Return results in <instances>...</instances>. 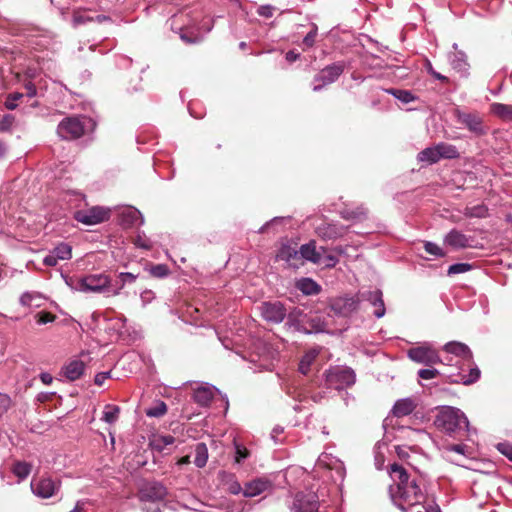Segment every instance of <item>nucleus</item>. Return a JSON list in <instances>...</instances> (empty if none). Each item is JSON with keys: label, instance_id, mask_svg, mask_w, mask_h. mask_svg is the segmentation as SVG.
<instances>
[{"label": "nucleus", "instance_id": "f257e3e1", "mask_svg": "<svg viewBox=\"0 0 512 512\" xmlns=\"http://www.w3.org/2000/svg\"><path fill=\"white\" fill-rule=\"evenodd\" d=\"M390 475L397 481L396 487H391L390 494L393 503L403 512H422L426 495L421 488L422 480L413 477L399 464L390 466Z\"/></svg>", "mask_w": 512, "mask_h": 512}, {"label": "nucleus", "instance_id": "f03ea898", "mask_svg": "<svg viewBox=\"0 0 512 512\" xmlns=\"http://www.w3.org/2000/svg\"><path fill=\"white\" fill-rule=\"evenodd\" d=\"M434 425L447 435L458 437L468 431L469 421L460 409L444 406L438 411Z\"/></svg>", "mask_w": 512, "mask_h": 512}, {"label": "nucleus", "instance_id": "7ed1b4c3", "mask_svg": "<svg viewBox=\"0 0 512 512\" xmlns=\"http://www.w3.org/2000/svg\"><path fill=\"white\" fill-rule=\"evenodd\" d=\"M95 122L86 116H73L64 118L57 127L58 135L65 140L77 139L93 131Z\"/></svg>", "mask_w": 512, "mask_h": 512}, {"label": "nucleus", "instance_id": "20e7f679", "mask_svg": "<svg viewBox=\"0 0 512 512\" xmlns=\"http://www.w3.org/2000/svg\"><path fill=\"white\" fill-rule=\"evenodd\" d=\"M259 309L263 319L274 324L281 323L287 316L288 323L292 326L295 317L302 315V311L297 309L288 313L284 304L280 301L263 302Z\"/></svg>", "mask_w": 512, "mask_h": 512}, {"label": "nucleus", "instance_id": "39448f33", "mask_svg": "<svg viewBox=\"0 0 512 512\" xmlns=\"http://www.w3.org/2000/svg\"><path fill=\"white\" fill-rule=\"evenodd\" d=\"M290 512H319L320 501L313 491H298L286 501Z\"/></svg>", "mask_w": 512, "mask_h": 512}, {"label": "nucleus", "instance_id": "423d86ee", "mask_svg": "<svg viewBox=\"0 0 512 512\" xmlns=\"http://www.w3.org/2000/svg\"><path fill=\"white\" fill-rule=\"evenodd\" d=\"M355 372L349 367H332L325 372V383L328 388L342 390L355 383Z\"/></svg>", "mask_w": 512, "mask_h": 512}, {"label": "nucleus", "instance_id": "0eeeda50", "mask_svg": "<svg viewBox=\"0 0 512 512\" xmlns=\"http://www.w3.org/2000/svg\"><path fill=\"white\" fill-rule=\"evenodd\" d=\"M111 279L104 273L89 274L77 279L75 290L85 293H105L109 291Z\"/></svg>", "mask_w": 512, "mask_h": 512}, {"label": "nucleus", "instance_id": "6e6552de", "mask_svg": "<svg viewBox=\"0 0 512 512\" xmlns=\"http://www.w3.org/2000/svg\"><path fill=\"white\" fill-rule=\"evenodd\" d=\"M346 68L344 61H338L321 69L313 79V91L319 92L325 86L337 81Z\"/></svg>", "mask_w": 512, "mask_h": 512}, {"label": "nucleus", "instance_id": "1a4fd4ad", "mask_svg": "<svg viewBox=\"0 0 512 512\" xmlns=\"http://www.w3.org/2000/svg\"><path fill=\"white\" fill-rule=\"evenodd\" d=\"M455 117L459 123L464 125L471 133L482 136L487 133L483 118L478 112H464L459 109L455 111Z\"/></svg>", "mask_w": 512, "mask_h": 512}, {"label": "nucleus", "instance_id": "9d476101", "mask_svg": "<svg viewBox=\"0 0 512 512\" xmlns=\"http://www.w3.org/2000/svg\"><path fill=\"white\" fill-rule=\"evenodd\" d=\"M407 355L412 361L426 366L441 362L436 350L428 343H423L420 346L409 349Z\"/></svg>", "mask_w": 512, "mask_h": 512}, {"label": "nucleus", "instance_id": "9b49d317", "mask_svg": "<svg viewBox=\"0 0 512 512\" xmlns=\"http://www.w3.org/2000/svg\"><path fill=\"white\" fill-rule=\"evenodd\" d=\"M109 217L110 209L102 206H93L75 213V219L85 225H96L108 220Z\"/></svg>", "mask_w": 512, "mask_h": 512}, {"label": "nucleus", "instance_id": "f8f14e48", "mask_svg": "<svg viewBox=\"0 0 512 512\" xmlns=\"http://www.w3.org/2000/svg\"><path fill=\"white\" fill-rule=\"evenodd\" d=\"M359 298L337 297L330 301V309L337 316L347 317L359 309Z\"/></svg>", "mask_w": 512, "mask_h": 512}, {"label": "nucleus", "instance_id": "ddd939ff", "mask_svg": "<svg viewBox=\"0 0 512 512\" xmlns=\"http://www.w3.org/2000/svg\"><path fill=\"white\" fill-rule=\"evenodd\" d=\"M359 304L367 302L375 309L373 315L376 318H382L386 313L385 304L383 301L382 291L379 289L363 291L358 294Z\"/></svg>", "mask_w": 512, "mask_h": 512}, {"label": "nucleus", "instance_id": "4468645a", "mask_svg": "<svg viewBox=\"0 0 512 512\" xmlns=\"http://www.w3.org/2000/svg\"><path fill=\"white\" fill-rule=\"evenodd\" d=\"M60 483L51 478L33 479L31 489L35 495L41 498H50L59 490Z\"/></svg>", "mask_w": 512, "mask_h": 512}, {"label": "nucleus", "instance_id": "2eb2a0df", "mask_svg": "<svg viewBox=\"0 0 512 512\" xmlns=\"http://www.w3.org/2000/svg\"><path fill=\"white\" fill-rule=\"evenodd\" d=\"M167 494L166 488L159 482L146 483L140 490V500L142 502L153 503L160 502Z\"/></svg>", "mask_w": 512, "mask_h": 512}, {"label": "nucleus", "instance_id": "dca6fc26", "mask_svg": "<svg viewBox=\"0 0 512 512\" xmlns=\"http://www.w3.org/2000/svg\"><path fill=\"white\" fill-rule=\"evenodd\" d=\"M473 242L474 238L472 236H468L457 229H452L444 237V243L455 250L472 248L474 247Z\"/></svg>", "mask_w": 512, "mask_h": 512}, {"label": "nucleus", "instance_id": "f3484780", "mask_svg": "<svg viewBox=\"0 0 512 512\" xmlns=\"http://www.w3.org/2000/svg\"><path fill=\"white\" fill-rule=\"evenodd\" d=\"M277 259L285 261L289 266L294 268H298L303 264V262H301L300 250H297L291 244H283L280 247L277 253Z\"/></svg>", "mask_w": 512, "mask_h": 512}, {"label": "nucleus", "instance_id": "a211bd4d", "mask_svg": "<svg viewBox=\"0 0 512 512\" xmlns=\"http://www.w3.org/2000/svg\"><path fill=\"white\" fill-rule=\"evenodd\" d=\"M120 223L124 227H131L134 225H143L144 224V217L141 214V212L132 207L127 206L124 209L121 210L120 214Z\"/></svg>", "mask_w": 512, "mask_h": 512}, {"label": "nucleus", "instance_id": "6ab92c4d", "mask_svg": "<svg viewBox=\"0 0 512 512\" xmlns=\"http://www.w3.org/2000/svg\"><path fill=\"white\" fill-rule=\"evenodd\" d=\"M453 49L454 51L449 53L448 56L450 65L457 72L466 74L469 68L466 53L462 50H458V45L456 43L453 44Z\"/></svg>", "mask_w": 512, "mask_h": 512}, {"label": "nucleus", "instance_id": "aec40b11", "mask_svg": "<svg viewBox=\"0 0 512 512\" xmlns=\"http://www.w3.org/2000/svg\"><path fill=\"white\" fill-rule=\"evenodd\" d=\"M317 234L323 239H337L346 233V228L336 223H324L317 227Z\"/></svg>", "mask_w": 512, "mask_h": 512}, {"label": "nucleus", "instance_id": "412c9836", "mask_svg": "<svg viewBox=\"0 0 512 512\" xmlns=\"http://www.w3.org/2000/svg\"><path fill=\"white\" fill-rule=\"evenodd\" d=\"M416 407L417 403L413 398H402L395 402L391 413L394 417L401 418L412 414Z\"/></svg>", "mask_w": 512, "mask_h": 512}, {"label": "nucleus", "instance_id": "4be33fe9", "mask_svg": "<svg viewBox=\"0 0 512 512\" xmlns=\"http://www.w3.org/2000/svg\"><path fill=\"white\" fill-rule=\"evenodd\" d=\"M272 483L266 478H257L246 483L243 489L245 497H255L271 487Z\"/></svg>", "mask_w": 512, "mask_h": 512}, {"label": "nucleus", "instance_id": "5701e85b", "mask_svg": "<svg viewBox=\"0 0 512 512\" xmlns=\"http://www.w3.org/2000/svg\"><path fill=\"white\" fill-rule=\"evenodd\" d=\"M299 250H300V256H301V262H303V260H307L314 264L322 263L321 248L318 250L316 248V244L314 241H310L309 243L301 245Z\"/></svg>", "mask_w": 512, "mask_h": 512}, {"label": "nucleus", "instance_id": "b1692460", "mask_svg": "<svg viewBox=\"0 0 512 512\" xmlns=\"http://www.w3.org/2000/svg\"><path fill=\"white\" fill-rule=\"evenodd\" d=\"M444 350L463 359L468 363H470L472 360V352L470 348L464 343L456 341L448 342L445 344Z\"/></svg>", "mask_w": 512, "mask_h": 512}, {"label": "nucleus", "instance_id": "393cba45", "mask_svg": "<svg viewBox=\"0 0 512 512\" xmlns=\"http://www.w3.org/2000/svg\"><path fill=\"white\" fill-rule=\"evenodd\" d=\"M307 326L301 325L298 321H293L292 326H295V328L298 331L304 332V333H319L323 332L325 330V322L321 319L319 316H312L310 317L307 322Z\"/></svg>", "mask_w": 512, "mask_h": 512}, {"label": "nucleus", "instance_id": "a878e982", "mask_svg": "<svg viewBox=\"0 0 512 512\" xmlns=\"http://www.w3.org/2000/svg\"><path fill=\"white\" fill-rule=\"evenodd\" d=\"M317 466L326 467L331 470H335L337 477L343 479L345 475V469L343 464L336 458L330 457L328 454H322L317 461Z\"/></svg>", "mask_w": 512, "mask_h": 512}, {"label": "nucleus", "instance_id": "bb28decb", "mask_svg": "<svg viewBox=\"0 0 512 512\" xmlns=\"http://www.w3.org/2000/svg\"><path fill=\"white\" fill-rule=\"evenodd\" d=\"M217 389L212 385L199 386L194 390L193 399L201 406H208Z\"/></svg>", "mask_w": 512, "mask_h": 512}, {"label": "nucleus", "instance_id": "cd10ccee", "mask_svg": "<svg viewBox=\"0 0 512 512\" xmlns=\"http://www.w3.org/2000/svg\"><path fill=\"white\" fill-rule=\"evenodd\" d=\"M85 364L83 361L75 359L69 362L64 368L63 373L67 379L74 381L79 379L84 373Z\"/></svg>", "mask_w": 512, "mask_h": 512}, {"label": "nucleus", "instance_id": "c85d7f7f", "mask_svg": "<svg viewBox=\"0 0 512 512\" xmlns=\"http://www.w3.org/2000/svg\"><path fill=\"white\" fill-rule=\"evenodd\" d=\"M490 112L503 121H512V105L495 102L490 105Z\"/></svg>", "mask_w": 512, "mask_h": 512}, {"label": "nucleus", "instance_id": "c756f323", "mask_svg": "<svg viewBox=\"0 0 512 512\" xmlns=\"http://www.w3.org/2000/svg\"><path fill=\"white\" fill-rule=\"evenodd\" d=\"M296 287L305 295H317L321 291V286L311 278H301Z\"/></svg>", "mask_w": 512, "mask_h": 512}, {"label": "nucleus", "instance_id": "7c9ffc66", "mask_svg": "<svg viewBox=\"0 0 512 512\" xmlns=\"http://www.w3.org/2000/svg\"><path fill=\"white\" fill-rule=\"evenodd\" d=\"M194 464L198 468H203L208 460V448L205 443H197L194 448Z\"/></svg>", "mask_w": 512, "mask_h": 512}, {"label": "nucleus", "instance_id": "2f4dec72", "mask_svg": "<svg viewBox=\"0 0 512 512\" xmlns=\"http://www.w3.org/2000/svg\"><path fill=\"white\" fill-rule=\"evenodd\" d=\"M439 159H456L459 157V152L457 148L448 143H438L437 145Z\"/></svg>", "mask_w": 512, "mask_h": 512}, {"label": "nucleus", "instance_id": "473e14b6", "mask_svg": "<svg viewBox=\"0 0 512 512\" xmlns=\"http://www.w3.org/2000/svg\"><path fill=\"white\" fill-rule=\"evenodd\" d=\"M417 159L419 162H425L427 164H433L438 162L440 159L438 155L437 146L435 145L433 147H427L424 150L420 151L417 155Z\"/></svg>", "mask_w": 512, "mask_h": 512}, {"label": "nucleus", "instance_id": "72a5a7b5", "mask_svg": "<svg viewBox=\"0 0 512 512\" xmlns=\"http://www.w3.org/2000/svg\"><path fill=\"white\" fill-rule=\"evenodd\" d=\"M386 92L404 104H408L417 99V97L409 90L390 88L387 89Z\"/></svg>", "mask_w": 512, "mask_h": 512}, {"label": "nucleus", "instance_id": "f704fd0d", "mask_svg": "<svg viewBox=\"0 0 512 512\" xmlns=\"http://www.w3.org/2000/svg\"><path fill=\"white\" fill-rule=\"evenodd\" d=\"M463 214L469 218H486L489 215L488 208L484 204L466 207Z\"/></svg>", "mask_w": 512, "mask_h": 512}, {"label": "nucleus", "instance_id": "c9c22d12", "mask_svg": "<svg viewBox=\"0 0 512 512\" xmlns=\"http://www.w3.org/2000/svg\"><path fill=\"white\" fill-rule=\"evenodd\" d=\"M317 355H318V351L315 349H312V350L308 351L307 353H305V355L301 358L300 363H299V371L303 375L308 374V372L310 371V366L316 359Z\"/></svg>", "mask_w": 512, "mask_h": 512}, {"label": "nucleus", "instance_id": "e433bc0d", "mask_svg": "<svg viewBox=\"0 0 512 512\" xmlns=\"http://www.w3.org/2000/svg\"><path fill=\"white\" fill-rule=\"evenodd\" d=\"M43 299V296L39 292H24L19 299V302L22 306H31L32 304H35V306L39 307L40 303L38 300Z\"/></svg>", "mask_w": 512, "mask_h": 512}, {"label": "nucleus", "instance_id": "4c0bfd02", "mask_svg": "<svg viewBox=\"0 0 512 512\" xmlns=\"http://www.w3.org/2000/svg\"><path fill=\"white\" fill-rule=\"evenodd\" d=\"M479 377H480V370L478 369V367H473V368L469 369L468 375L459 373V375L457 376V379H455L453 381L457 382V383L469 385V384L476 382L479 379Z\"/></svg>", "mask_w": 512, "mask_h": 512}, {"label": "nucleus", "instance_id": "58836bf2", "mask_svg": "<svg viewBox=\"0 0 512 512\" xmlns=\"http://www.w3.org/2000/svg\"><path fill=\"white\" fill-rule=\"evenodd\" d=\"M120 413V408L116 405L108 404L103 411L102 420L108 424H113L117 421Z\"/></svg>", "mask_w": 512, "mask_h": 512}, {"label": "nucleus", "instance_id": "ea45409f", "mask_svg": "<svg viewBox=\"0 0 512 512\" xmlns=\"http://www.w3.org/2000/svg\"><path fill=\"white\" fill-rule=\"evenodd\" d=\"M59 260H69L72 257V247L67 243L58 244L51 251Z\"/></svg>", "mask_w": 512, "mask_h": 512}, {"label": "nucleus", "instance_id": "a19ab883", "mask_svg": "<svg viewBox=\"0 0 512 512\" xmlns=\"http://www.w3.org/2000/svg\"><path fill=\"white\" fill-rule=\"evenodd\" d=\"M167 412V405L163 401H158L152 407L146 410V415L148 417H161L165 415Z\"/></svg>", "mask_w": 512, "mask_h": 512}, {"label": "nucleus", "instance_id": "79ce46f5", "mask_svg": "<svg viewBox=\"0 0 512 512\" xmlns=\"http://www.w3.org/2000/svg\"><path fill=\"white\" fill-rule=\"evenodd\" d=\"M134 244L136 247L150 250L152 248V241L148 238L143 231H138L137 235L134 239Z\"/></svg>", "mask_w": 512, "mask_h": 512}, {"label": "nucleus", "instance_id": "37998d69", "mask_svg": "<svg viewBox=\"0 0 512 512\" xmlns=\"http://www.w3.org/2000/svg\"><path fill=\"white\" fill-rule=\"evenodd\" d=\"M424 250L428 254H430L434 257H437V258H441L446 255L444 250L438 244H436L434 242H430V241L424 242Z\"/></svg>", "mask_w": 512, "mask_h": 512}, {"label": "nucleus", "instance_id": "c03bdc74", "mask_svg": "<svg viewBox=\"0 0 512 512\" xmlns=\"http://www.w3.org/2000/svg\"><path fill=\"white\" fill-rule=\"evenodd\" d=\"M30 470L31 466L26 462H17L13 467V472L19 479H25Z\"/></svg>", "mask_w": 512, "mask_h": 512}, {"label": "nucleus", "instance_id": "a18cd8bd", "mask_svg": "<svg viewBox=\"0 0 512 512\" xmlns=\"http://www.w3.org/2000/svg\"><path fill=\"white\" fill-rule=\"evenodd\" d=\"M24 97L23 93L20 92H13L10 93L6 100H5V106L9 110H14L18 107V101Z\"/></svg>", "mask_w": 512, "mask_h": 512}, {"label": "nucleus", "instance_id": "49530a36", "mask_svg": "<svg viewBox=\"0 0 512 512\" xmlns=\"http://www.w3.org/2000/svg\"><path fill=\"white\" fill-rule=\"evenodd\" d=\"M321 252H322V263L325 267L327 268H332V267H335L337 265V263L339 262L338 258L333 255V254H325L326 253V249L321 247Z\"/></svg>", "mask_w": 512, "mask_h": 512}, {"label": "nucleus", "instance_id": "de8ad7c7", "mask_svg": "<svg viewBox=\"0 0 512 512\" xmlns=\"http://www.w3.org/2000/svg\"><path fill=\"white\" fill-rule=\"evenodd\" d=\"M287 220H288V218H285V217H274L273 219H271L270 221H268L264 225H262L259 228L258 233H265L268 231L269 228L275 227L277 225H282Z\"/></svg>", "mask_w": 512, "mask_h": 512}, {"label": "nucleus", "instance_id": "09e8293b", "mask_svg": "<svg viewBox=\"0 0 512 512\" xmlns=\"http://www.w3.org/2000/svg\"><path fill=\"white\" fill-rule=\"evenodd\" d=\"M472 268V266L468 263H455L449 266L448 268V274L449 275H455L460 273H465L469 271Z\"/></svg>", "mask_w": 512, "mask_h": 512}, {"label": "nucleus", "instance_id": "8fccbe9b", "mask_svg": "<svg viewBox=\"0 0 512 512\" xmlns=\"http://www.w3.org/2000/svg\"><path fill=\"white\" fill-rule=\"evenodd\" d=\"M318 28L315 24L312 25L311 31L303 38L302 45L310 48L315 44Z\"/></svg>", "mask_w": 512, "mask_h": 512}, {"label": "nucleus", "instance_id": "3c124183", "mask_svg": "<svg viewBox=\"0 0 512 512\" xmlns=\"http://www.w3.org/2000/svg\"><path fill=\"white\" fill-rule=\"evenodd\" d=\"M91 21H94L93 17L87 16L80 12H75L72 18V25L74 28H76Z\"/></svg>", "mask_w": 512, "mask_h": 512}, {"label": "nucleus", "instance_id": "603ef678", "mask_svg": "<svg viewBox=\"0 0 512 512\" xmlns=\"http://www.w3.org/2000/svg\"><path fill=\"white\" fill-rule=\"evenodd\" d=\"M248 457H249L248 449L243 445L235 443V462L241 463L243 460H245Z\"/></svg>", "mask_w": 512, "mask_h": 512}, {"label": "nucleus", "instance_id": "864d4df0", "mask_svg": "<svg viewBox=\"0 0 512 512\" xmlns=\"http://www.w3.org/2000/svg\"><path fill=\"white\" fill-rule=\"evenodd\" d=\"M173 443H174V437L171 435L160 436V437L156 438L153 442L154 446L159 450H162L164 447L171 445Z\"/></svg>", "mask_w": 512, "mask_h": 512}, {"label": "nucleus", "instance_id": "5fc2aeb1", "mask_svg": "<svg viewBox=\"0 0 512 512\" xmlns=\"http://www.w3.org/2000/svg\"><path fill=\"white\" fill-rule=\"evenodd\" d=\"M125 283L120 280L118 277L116 280H111V286L109 287V291L106 292L107 295H118L120 291L124 288Z\"/></svg>", "mask_w": 512, "mask_h": 512}, {"label": "nucleus", "instance_id": "6e6d98bb", "mask_svg": "<svg viewBox=\"0 0 512 512\" xmlns=\"http://www.w3.org/2000/svg\"><path fill=\"white\" fill-rule=\"evenodd\" d=\"M439 374V371L435 368L420 369L418 376L424 380L434 379Z\"/></svg>", "mask_w": 512, "mask_h": 512}, {"label": "nucleus", "instance_id": "4d7b16f0", "mask_svg": "<svg viewBox=\"0 0 512 512\" xmlns=\"http://www.w3.org/2000/svg\"><path fill=\"white\" fill-rule=\"evenodd\" d=\"M37 323L40 325H44L47 323H51L55 320L56 316L49 312H39L37 315Z\"/></svg>", "mask_w": 512, "mask_h": 512}, {"label": "nucleus", "instance_id": "13d9d810", "mask_svg": "<svg viewBox=\"0 0 512 512\" xmlns=\"http://www.w3.org/2000/svg\"><path fill=\"white\" fill-rule=\"evenodd\" d=\"M498 451L512 461V444L503 442L497 445Z\"/></svg>", "mask_w": 512, "mask_h": 512}, {"label": "nucleus", "instance_id": "bf43d9fd", "mask_svg": "<svg viewBox=\"0 0 512 512\" xmlns=\"http://www.w3.org/2000/svg\"><path fill=\"white\" fill-rule=\"evenodd\" d=\"M168 272H169V270H168L167 266L164 264L155 265L151 269L152 275L159 277V278L167 276Z\"/></svg>", "mask_w": 512, "mask_h": 512}, {"label": "nucleus", "instance_id": "052dcab7", "mask_svg": "<svg viewBox=\"0 0 512 512\" xmlns=\"http://www.w3.org/2000/svg\"><path fill=\"white\" fill-rule=\"evenodd\" d=\"M10 404V397L7 394L0 393V417L7 412Z\"/></svg>", "mask_w": 512, "mask_h": 512}, {"label": "nucleus", "instance_id": "680f3d73", "mask_svg": "<svg viewBox=\"0 0 512 512\" xmlns=\"http://www.w3.org/2000/svg\"><path fill=\"white\" fill-rule=\"evenodd\" d=\"M342 218L346 220H354V219H360L362 216H364L363 211H350V210H343L341 211Z\"/></svg>", "mask_w": 512, "mask_h": 512}, {"label": "nucleus", "instance_id": "e2e57ef3", "mask_svg": "<svg viewBox=\"0 0 512 512\" xmlns=\"http://www.w3.org/2000/svg\"><path fill=\"white\" fill-rule=\"evenodd\" d=\"M14 123V117L12 115H5L0 121V130H9Z\"/></svg>", "mask_w": 512, "mask_h": 512}, {"label": "nucleus", "instance_id": "0e129e2a", "mask_svg": "<svg viewBox=\"0 0 512 512\" xmlns=\"http://www.w3.org/2000/svg\"><path fill=\"white\" fill-rule=\"evenodd\" d=\"M142 510L144 512H161V504L154 501L153 503L143 502Z\"/></svg>", "mask_w": 512, "mask_h": 512}, {"label": "nucleus", "instance_id": "69168bd1", "mask_svg": "<svg viewBox=\"0 0 512 512\" xmlns=\"http://www.w3.org/2000/svg\"><path fill=\"white\" fill-rule=\"evenodd\" d=\"M274 7L271 5H262L258 8V14L265 18H271L273 16Z\"/></svg>", "mask_w": 512, "mask_h": 512}, {"label": "nucleus", "instance_id": "338daca9", "mask_svg": "<svg viewBox=\"0 0 512 512\" xmlns=\"http://www.w3.org/2000/svg\"><path fill=\"white\" fill-rule=\"evenodd\" d=\"M466 446L464 444H452L446 447V453L455 452L460 455L465 454Z\"/></svg>", "mask_w": 512, "mask_h": 512}, {"label": "nucleus", "instance_id": "774afa93", "mask_svg": "<svg viewBox=\"0 0 512 512\" xmlns=\"http://www.w3.org/2000/svg\"><path fill=\"white\" fill-rule=\"evenodd\" d=\"M58 261L59 259L56 258V256L52 252H50V254L45 256L43 259L44 265L51 267L56 266L58 264Z\"/></svg>", "mask_w": 512, "mask_h": 512}]
</instances>
